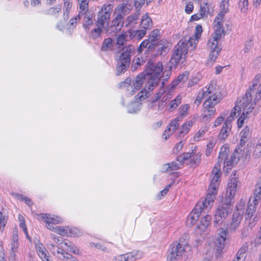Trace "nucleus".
Returning <instances> with one entry per match:
<instances>
[{"label":"nucleus","instance_id":"obj_1","mask_svg":"<svg viewBox=\"0 0 261 261\" xmlns=\"http://www.w3.org/2000/svg\"><path fill=\"white\" fill-rule=\"evenodd\" d=\"M148 67L145 70V74L149 81L144 89L138 94L140 100L148 97L149 92L155 87L161 81L160 73L163 71V64L161 62L156 63H148Z\"/></svg>","mask_w":261,"mask_h":261},{"label":"nucleus","instance_id":"obj_2","mask_svg":"<svg viewBox=\"0 0 261 261\" xmlns=\"http://www.w3.org/2000/svg\"><path fill=\"white\" fill-rule=\"evenodd\" d=\"M193 48L196 47L195 39L190 38L187 40L186 38H182L173 49V54L171 58V63L176 65L180 61V64L182 65L186 62L188 53V45Z\"/></svg>","mask_w":261,"mask_h":261},{"label":"nucleus","instance_id":"obj_3","mask_svg":"<svg viewBox=\"0 0 261 261\" xmlns=\"http://www.w3.org/2000/svg\"><path fill=\"white\" fill-rule=\"evenodd\" d=\"M113 8V6L111 4L104 5L98 13L96 24L97 28L92 30L91 33L93 39L95 40L100 37L102 33L101 29L108 26Z\"/></svg>","mask_w":261,"mask_h":261},{"label":"nucleus","instance_id":"obj_4","mask_svg":"<svg viewBox=\"0 0 261 261\" xmlns=\"http://www.w3.org/2000/svg\"><path fill=\"white\" fill-rule=\"evenodd\" d=\"M136 52L135 47L132 45H125L120 51V56L117 59L116 67V74L118 76L124 73L129 68L131 57Z\"/></svg>","mask_w":261,"mask_h":261},{"label":"nucleus","instance_id":"obj_5","mask_svg":"<svg viewBox=\"0 0 261 261\" xmlns=\"http://www.w3.org/2000/svg\"><path fill=\"white\" fill-rule=\"evenodd\" d=\"M232 200L229 198L226 197L222 199L221 204L218 206L216 211L214 221L215 226H218L231 214L233 208L232 204L234 202Z\"/></svg>","mask_w":261,"mask_h":261},{"label":"nucleus","instance_id":"obj_6","mask_svg":"<svg viewBox=\"0 0 261 261\" xmlns=\"http://www.w3.org/2000/svg\"><path fill=\"white\" fill-rule=\"evenodd\" d=\"M201 154L199 152L196 153L194 150H192L191 152H185L182 153L181 155L177 156L176 160L178 161L180 165H182L185 162L188 161V164L190 166H198L201 162Z\"/></svg>","mask_w":261,"mask_h":261},{"label":"nucleus","instance_id":"obj_7","mask_svg":"<svg viewBox=\"0 0 261 261\" xmlns=\"http://www.w3.org/2000/svg\"><path fill=\"white\" fill-rule=\"evenodd\" d=\"M218 234V237L215 242V249L217 250L215 256L217 258L221 256L222 250L228 238V230L227 229L219 228Z\"/></svg>","mask_w":261,"mask_h":261},{"label":"nucleus","instance_id":"obj_8","mask_svg":"<svg viewBox=\"0 0 261 261\" xmlns=\"http://www.w3.org/2000/svg\"><path fill=\"white\" fill-rule=\"evenodd\" d=\"M184 246V244L179 243L172 244L169 250L170 253L167 256V259L169 261H177L185 251Z\"/></svg>","mask_w":261,"mask_h":261},{"label":"nucleus","instance_id":"obj_9","mask_svg":"<svg viewBox=\"0 0 261 261\" xmlns=\"http://www.w3.org/2000/svg\"><path fill=\"white\" fill-rule=\"evenodd\" d=\"M142 253L140 251L120 255L115 257V261H135L142 257Z\"/></svg>","mask_w":261,"mask_h":261},{"label":"nucleus","instance_id":"obj_10","mask_svg":"<svg viewBox=\"0 0 261 261\" xmlns=\"http://www.w3.org/2000/svg\"><path fill=\"white\" fill-rule=\"evenodd\" d=\"M238 181V180L237 177H232L228 183L225 197L229 198L231 200L233 199V197L237 191Z\"/></svg>","mask_w":261,"mask_h":261},{"label":"nucleus","instance_id":"obj_11","mask_svg":"<svg viewBox=\"0 0 261 261\" xmlns=\"http://www.w3.org/2000/svg\"><path fill=\"white\" fill-rule=\"evenodd\" d=\"M147 76L145 72H143L136 76L135 80L133 81L132 91H135L139 90L142 87V84L144 83L146 80H148Z\"/></svg>","mask_w":261,"mask_h":261},{"label":"nucleus","instance_id":"obj_12","mask_svg":"<svg viewBox=\"0 0 261 261\" xmlns=\"http://www.w3.org/2000/svg\"><path fill=\"white\" fill-rule=\"evenodd\" d=\"M203 106L204 108L205 109L203 114L204 118L207 117L208 116H211L214 114L216 110L214 108V106L213 105V102L212 101L211 97H209L205 101Z\"/></svg>","mask_w":261,"mask_h":261},{"label":"nucleus","instance_id":"obj_13","mask_svg":"<svg viewBox=\"0 0 261 261\" xmlns=\"http://www.w3.org/2000/svg\"><path fill=\"white\" fill-rule=\"evenodd\" d=\"M207 46L208 48L212 49L209 55V59L215 61L220 53L221 48H218V43H215L214 42H211L210 40L208 41Z\"/></svg>","mask_w":261,"mask_h":261},{"label":"nucleus","instance_id":"obj_14","mask_svg":"<svg viewBox=\"0 0 261 261\" xmlns=\"http://www.w3.org/2000/svg\"><path fill=\"white\" fill-rule=\"evenodd\" d=\"M244 202L242 203V201H241V203L236 205V208L232 215V220H238V221L241 223L244 214Z\"/></svg>","mask_w":261,"mask_h":261},{"label":"nucleus","instance_id":"obj_15","mask_svg":"<svg viewBox=\"0 0 261 261\" xmlns=\"http://www.w3.org/2000/svg\"><path fill=\"white\" fill-rule=\"evenodd\" d=\"M216 29L213 35V41L218 43V41L221 39L222 34L225 35V32L223 28V23L221 21H218L215 24Z\"/></svg>","mask_w":261,"mask_h":261},{"label":"nucleus","instance_id":"obj_16","mask_svg":"<svg viewBox=\"0 0 261 261\" xmlns=\"http://www.w3.org/2000/svg\"><path fill=\"white\" fill-rule=\"evenodd\" d=\"M220 12L218 13V16L216 17L215 22L217 20H222L226 13L229 11V0H222L220 3Z\"/></svg>","mask_w":261,"mask_h":261},{"label":"nucleus","instance_id":"obj_17","mask_svg":"<svg viewBox=\"0 0 261 261\" xmlns=\"http://www.w3.org/2000/svg\"><path fill=\"white\" fill-rule=\"evenodd\" d=\"M203 208H202L200 204L198 203L195 207V208L192 211L193 214L190 217L191 219V224L194 225L198 220L199 216L202 212Z\"/></svg>","mask_w":261,"mask_h":261},{"label":"nucleus","instance_id":"obj_18","mask_svg":"<svg viewBox=\"0 0 261 261\" xmlns=\"http://www.w3.org/2000/svg\"><path fill=\"white\" fill-rule=\"evenodd\" d=\"M160 35V31L158 29H154L153 30L149 35V38L150 39V43L149 45L148 49H154L156 46H159L157 44V37Z\"/></svg>","mask_w":261,"mask_h":261},{"label":"nucleus","instance_id":"obj_19","mask_svg":"<svg viewBox=\"0 0 261 261\" xmlns=\"http://www.w3.org/2000/svg\"><path fill=\"white\" fill-rule=\"evenodd\" d=\"M164 41L161 40L160 42H158L157 44H159V46H156V47L154 49H147V51H149L152 50H158V53H157L158 55L160 56H164L165 55L169 50V48L168 46H166L163 45Z\"/></svg>","mask_w":261,"mask_h":261},{"label":"nucleus","instance_id":"obj_20","mask_svg":"<svg viewBox=\"0 0 261 261\" xmlns=\"http://www.w3.org/2000/svg\"><path fill=\"white\" fill-rule=\"evenodd\" d=\"M140 25L144 29H150L152 22L151 18L149 16L148 14L146 13L145 15L142 16Z\"/></svg>","mask_w":261,"mask_h":261},{"label":"nucleus","instance_id":"obj_21","mask_svg":"<svg viewBox=\"0 0 261 261\" xmlns=\"http://www.w3.org/2000/svg\"><path fill=\"white\" fill-rule=\"evenodd\" d=\"M124 24V22L123 19L120 18V16H115L114 19L112 20L111 25L110 28L114 27L115 28L116 31H120Z\"/></svg>","mask_w":261,"mask_h":261},{"label":"nucleus","instance_id":"obj_22","mask_svg":"<svg viewBox=\"0 0 261 261\" xmlns=\"http://www.w3.org/2000/svg\"><path fill=\"white\" fill-rule=\"evenodd\" d=\"M180 164L176 162H171L167 164H165L163 166V172H167L171 170H178L180 168Z\"/></svg>","mask_w":261,"mask_h":261},{"label":"nucleus","instance_id":"obj_23","mask_svg":"<svg viewBox=\"0 0 261 261\" xmlns=\"http://www.w3.org/2000/svg\"><path fill=\"white\" fill-rule=\"evenodd\" d=\"M41 218L42 221H45L46 223L50 222L53 224L60 223V218L58 216L52 217L49 215L42 214Z\"/></svg>","mask_w":261,"mask_h":261},{"label":"nucleus","instance_id":"obj_24","mask_svg":"<svg viewBox=\"0 0 261 261\" xmlns=\"http://www.w3.org/2000/svg\"><path fill=\"white\" fill-rule=\"evenodd\" d=\"M140 14H141L140 9H137V10L136 11V12L134 14L129 15V16H128L127 17L126 21V23L125 26L127 27L128 25H129L130 24V23H132L134 21L137 20L139 19Z\"/></svg>","mask_w":261,"mask_h":261},{"label":"nucleus","instance_id":"obj_25","mask_svg":"<svg viewBox=\"0 0 261 261\" xmlns=\"http://www.w3.org/2000/svg\"><path fill=\"white\" fill-rule=\"evenodd\" d=\"M113 39L111 38L105 39L101 47V50L102 51H107L110 50L113 46Z\"/></svg>","mask_w":261,"mask_h":261},{"label":"nucleus","instance_id":"obj_26","mask_svg":"<svg viewBox=\"0 0 261 261\" xmlns=\"http://www.w3.org/2000/svg\"><path fill=\"white\" fill-rule=\"evenodd\" d=\"M212 218L210 215H206L202 218L200 221V224L198 225V227L202 230H204L209 225Z\"/></svg>","mask_w":261,"mask_h":261},{"label":"nucleus","instance_id":"obj_27","mask_svg":"<svg viewBox=\"0 0 261 261\" xmlns=\"http://www.w3.org/2000/svg\"><path fill=\"white\" fill-rule=\"evenodd\" d=\"M229 152V147L227 145L225 144L221 147L218 156V160L222 162L223 160L225 161L227 158L228 153Z\"/></svg>","mask_w":261,"mask_h":261},{"label":"nucleus","instance_id":"obj_28","mask_svg":"<svg viewBox=\"0 0 261 261\" xmlns=\"http://www.w3.org/2000/svg\"><path fill=\"white\" fill-rule=\"evenodd\" d=\"M193 125V121H189L182 125V129L179 132V137H183L189 132L190 128Z\"/></svg>","mask_w":261,"mask_h":261},{"label":"nucleus","instance_id":"obj_29","mask_svg":"<svg viewBox=\"0 0 261 261\" xmlns=\"http://www.w3.org/2000/svg\"><path fill=\"white\" fill-rule=\"evenodd\" d=\"M215 198L216 197L214 196V194L211 195L210 194H207L205 200L202 202V203L200 205H202L203 207L205 208L211 206V203L214 202Z\"/></svg>","mask_w":261,"mask_h":261},{"label":"nucleus","instance_id":"obj_30","mask_svg":"<svg viewBox=\"0 0 261 261\" xmlns=\"http://www.w3.org/2000/svg\"><path fill=\"white\" fill-rule=\"evenodd\" d=\"M216 172L214 173V176L212 179L210 187H217L219 184L218 183V179L221 175V172H219L218 169L219 167L215 168Z\"/></svg>","mask_w":261,"mask_h":261},{"label":"nucleus","instance_id":"obj_31","mask_svg":"<svg viewBox=\"0 0 261 261\" xmlns=\"http://www.w3.org/2000/svg\"><path fill=\"white\" fill-rule=\"evenodd\" d=\"M92 15L90 14H86L84 18V24L83 27L86 30L89 29L90 26L93 24L92 20Z\"/></svg>","mask_w":261,"mask_h":261},{"label":"nucleus","instance_id":"obj_32","mask_svg":"<svg viewBox=\"0 0 261 261\" xmlns=\"http://www.w3.org/2000/svg\"><path fill=\"white\" fill-rule=\"evenodd\" d=\"M48 248L51 253L54 254V255L64 254V250L62 248L57 247L55 245L50 244Z\"/></svg>","mask_w":261,"mask_h":261},{"label":"nucleus","instance_id":"obj_33","mask_svg":"<svg viewBox=\"0 0 261 261\" xmlns=\"http://www.w3.org/2000/svg\"><path fill=\"white\" fill-rule=\"evenodd\" d=\"M181 97L180 95H177L174 99L172 100L170 102V111L175 109L181 103Z\"/></svg>","mask_w":261,"mask_h":261},{"label":"nucleus","instance_id":"obj_34","mask_svg":"<svg viewBox=\"0 0 261 261\" xmlns=\"http://www.w3.org/2000/svg\"><path fill=\"white\" fill-rule=\"evenodd\" d=\"M230 130L231 128H227L224 125H223L219 134V138L223 140H225L228 136V131H230Z\"/></svg>","mask_w":261,"mask_h":261},{"label":"nucleus","instance_id":"obj_35","mask_svg":"<svg viewBox=\"0 0 261 261\" xmlns=\"http://www.w3.org/2000/svg\"><path fill=\"white\" fill-rule=\"evenodd\" d=\"M255 206H252L249 200L248 206L245 213L246 219L250 218L253 216V213L255 212Z\"/></svg>","mask_w":261,"mask_h":261},{"label":"nucleus","instance_id":"obj_36","mask_svg":"<svg viewBox=\"0 0 261 261\" xmlns=\"http://www.w3.org/2000/svg\"><path fill=\"white\" fill-rule=\"evenodd\" d=\"M123 87H126L128 91L130 90V88L132 89L131 78L127 77L125 81L119 84V88H122Z\"/></svg>","mask_w":261,"mask_h":261},{"label":"nucleus","instance_id":"obj_37","mask_svg":"<svg viewBox=\"0 0 261 261\" xmlns=\"http://www.w3.org/2000/svg\"><path fill=\"white\" fill-rule=\"evenodd\" d=\"M124 7H126V5L125 4H119L115 10L114 15L116 16H119V15L120 18L123 19L122 14Z\"/></svg>","mask_w":261,"mask_h":261},{"label":"nucleus","instance_id":"obj_38","mask_svg":"<svg viewBox=\"0 0 261 261\" xmlns=\"http://www.w3.org/2000/svg\"><path fill=\"white\" fill-rule=\"evenodd\" d=\"M61 10V6L58 5L56 7H53L49 8L46 11V13L48 15H52L57 16V14L60 12Z\"/></svg>","mask_w":261,"mask_h":261},{"label":"nucleus","instance_id":"obj_39","mask_svg":"<svg viewBox=\"0 0 261 261\" xmlns=\"http://www.w3.org/2000/svg\"><path fill=\"white\" fill-rule=\"evenodd\" d=\"M260 78L261 74H257V75H256V76H255L254 79L252 81V84L251 86H250L248 88V89H251V92L253 93L254 92L255 87L257 85Z\"/></svg>","mask_w":261,"mask_h":261},{"label":"nucleus","instance_id":"obj_40","mask_svg":"<svg viewBox=\"0 0 261 261\" xmlns=\"http://www.w3.org/2000/svg\"><path fill=\"white\" fill-rule=\"evenodd\" d=\"M239 159L237 160V158L236 156L235 153H233L231 156V159L230 160H227V159L226 160L224 161V164L226 166H232L233 164H236L238 161Z\"/></svg>","mask_w":261,"mask_h":261},{"label":"nucleus","instance_id":"obj_41","mask_svg":"<svg viewBox=\"0 0 261 261\" xmlns=\"http://www.w3.org/2000/svg\"><path fill=\"white\" fill-rule=\"evenodd\" d=\"M141 65L142 64L140 61V59L139 58L135 57L133 59V63L130 67V69L132 71H135L139 67L141 66Z\"/></svg>","mask_w":261,"mask_h":261},{"label":"nucleus","instance_id":"obj_42","mask_svg":"<svg viewBox=\"0 0 261 261\" xmlns=\"http://www.w3.org/2000/svg\"><path fill=\"white\" fill-rule=\"evenodd\" d=\"M247 141L248 139L241 137L239 145L237 147V148L235 149L234 151L237 153H241V152L244 150L242 148L244 146Z\"/></svg>","mask_w":261,"mask_h":261},{"label":"nucleus","instance_id":"obj_43","mask_svg":"<svg viewBox=\"0 0 261 261\" xmlns=\"http://www.w3.org/2000/svg\"><path fill=\"white\" fill-rule=\"evenodd\" d=\"M8 217L3 215L2 213L0 212V230L3 231L4 227L7 223Z\"/></svg>","mask_w":261,"mask_h":261},{"label":"nucleus","instance_id":"obj_44","mask_svg":"<svg viewBox=\"0 0 261 261\" xmlns=\"http://www.w3.org/2000/svg\"><path fill=\"white\" fill-rule=\"evenodd\" d=\"M190 108L188 104H186L180 107L179 109V114L181 116L184 117L187 115V111Z\"/></svg>","mask_w":261,"mask_h":261},{"label":"nucleus","instance_id":"obj_45","mask_svg":"<svg viewBox=\"0 0 261 261\" xmlns=\"http://www.w3.org/2000/svg\"><path fill=\"white\" fill-rule=\"evenodd\" d=\"M246 117H247V115H246V111H244L238 119V126L239 128L242 127L244 122V120Z\"/></svg>","mask_w":261,"mask_h":261},{"label":"nucleus","instance_id":"obj_46","mask_svg":"<svg viewBox=\"0 0 261 261\" xmlns=\"http://www.w3.org/2000/svg\"><path fill=\"white\" fill-rule=\"evenodd\" d=\"M180 64V61L179 62H178L176 65H174V64H172L171 63V59L170 60V61H169V66H168V70H166L165 72H164V74H166V76H169L170 77L171 74V70L173 69V68H175L176 67V66H177V65L178 64Z\"/></svg>","mask_w":261,"mask_h":261},{"label":"nucleus","instance_id":"obj_47","mask_svg":"<svg viewBox=\"0 0 261 261\" xmlns=\"http://www.w3.org/2000/svg\"><path fill=\"white\" fill-rule=\"evenodd\" d=\"M209 12V9L207 6V4H205V6H200V10L199 15L201 18L204 17L206 15L207 13Z\"/></svg>","mask_w":261,"mask_h":261},{"label":"nucleus","instance_id":"obj_48","mask_svg":"<svg viewBox=\"0 0 261 261\" xmlns=\"http://www.w3.org/2000/svg\"><path fill=\"white\" fill-rule=\"evenodd\" d=\"M149 43H150L149 39H146L142 41L140 44V46L138 49V52L139 53H141L143 48H147V46L148 47L149 46V45L150 44Z\"/></svg>","mask_w":261,"mask_h":261},{"label":"nucleus","instance_id":"obj_49","mask_svg":"<svg viewBox=\"0 0 261 261\" xmlns=\"http://www.w3.org/2000/svg\"><path fill=\"white\" fill-rule=\"evenodd\" d=\"M240 222L237 221L232 220L230 224V225L228 227L229 230L231 231H234L239 227Z\"/></svg>","mask_w":261,"mask_h":261},{"label":"nucleus","instance_id":"obj_50","mask_svg":"<svg viewBox=\"0 0 261 261\" xmlns=\"http://www.w3.org/2000/svg\"><path fill=\"white\" fill-rule=\"evenodd\" d=\"M179 117H176L169 124V127H172L173 130H175L179 126Z\"/></svg>","mask_w":261,"mask_h":261},{"label":"nucleus","instance_id":"obj_51","mask_svg":"<svg viewBox=\"0 0 261 261\" xmlns=\"http://www.w3.org/2000/svg\"><path fill=\"white\" fill-rule=\"evenodd\" d=\"M248 249L247 246H243L238 251L237 254V257L238 259H241V258L243 257L244 253Z\"/></svg>","mask_w":261,"mask_h":261},{"label":"nucleus","instance_id":"obj_52","mask_svg":"<svg viewBox=\"0 0 261 261\" xmlns=\"http://www.w3.org/2000/svg\"><path fill=\"white\" fill-rule=\"evenodd\" d=\"M189 73L185 72L179 75L176 79L179 83L183 81H186L189 77Z\"/></svg>","mask_w":261,"mask_h":261},{"label":"nucleus","instance_id":"obj_53","mask_svg":"<svg viewBox=\"0 0 261 261\" xmlns=\"http://www.w3.org/2000/svg\"><path fill=\"white\" fill-rule=\"evenodd\" d=\"M254 195L258 199H261V185H260V184L256 186V189L254 190Z\"/></svg>","mask_w":261,"mask_h":261},{"label":"nucleus","instance_id":"obj_54","mask_svg":"<svg viewBox=\"0 0 261 261\" xmlns=\"http://www.w3.org/2000/svg\"><path fill=\"white\" fill-rule=\"evenodd\" d=\"M126 41V38L124 35H119L116 40V43L119 45H123Z\"/></svg>","mask_w":261,"mask_h":261},{"label":"nucleus","instance_id":"obj_55","mask_svg":"<svg viewBox=\"0 0 261 261\" xmlns=\"http://www.w3.org/2000/svg\"><path fill=\"white\" fill-rule=\"evenodd\" d=\"M55 231L61 236L66 235L67 233V231L64 228L60 226H56Z\"/></svg>","mask_w":261,"mask_h":261},{"label":"nucleus","instance_id":"obj_56","mask_svg":"<svg viewBox=\"0 0 261 261\" xmlns=\"http://www.w3.org/2000/svg\"><path fill=\"white\" fill-rule=\"evenodd\" d=\"M51 238L53 239L57 243H60L61 244L62 248L64 247V246H63V238L62 237H56V235L55 234H51Z\"/></svg>","mask_w":261,"mask_h":261},{"label":"nucleus","instance_id":"obj_57","mask_svg":"<svg viewBox=\"0 0 261 261\" xmlns=\"http://www.w3.org/2000/svg\"><path fill=\"white\" fill-rule=\"evenodd\" d=\"M241 137L248 139L249 136V128L246 126L241 132Z\"/></svg>","mask_w":261,"mask_h":261},{"label":"nucleus","instance_id":"obj_58","mask_svg":"<svg viewBox=\"0 0 261 261\" xmlns=\"http://www.w3.org/2000/svg\"><path fill=\"white\" fill-rule=\"evenodd\" d=\"M254 246L257 247L261 244V232L257 233L254 240Z\"/></svg>","mask_w":261,"mask_h":261},{"label":"nucleus","instance_id":"obj_59","mask_svg":"<svg viewBox=\"0 0 261 261\" xmlns=\"http://www.w3.org/2000/svg\"><path fill=\"white\" fill-rule=\"evenodd\" d=\"M202 32V26L200 24L197 25L195 28V37L198 38Z\"/></svg>","mask_w":261,"mask_h":261},{"label":"nucleus","instance_id":"obj_60","mask_svg":"<svg viewBox=\"0 0 261 261\" xmlns=\"http://www.w3.org/2000/svg\"><path fill=\"white\" fill-rule=\"evenodd\" d=\"M71 244V242H69V241L68 242H63V244H64L65 246L68 247L67 250L68 251L72 252L73 253L75 254L76 253V252H75L76 248L75 247L71 246L70 245Z\"/></svg>","mask_w":261,"mask_h":261},{"label":"nucleus","instance_id":"obj_61","mask_svg":"<svg viewBox=\"0 0 261 261\" xmlns=\"http://www.w3.org/2000/svg\"><path fill=\"white\" fill-rule=\"evenodd\" d=\"M145 0H134V5L136 9L140 8L144 5Z\"/></svg>","mask_w":261,"mask_h":261},{"label":"nucleus","instance_id":"obj_62","mask_svg":"<svg viewBox=\"0 0 261 261\" xmlns=\"http://www.w3.org/2000/svg\"><path fill=\"white\" fill-rule=\"evenodd\" d=\"M205 93L202 92L201 94L199 93V94L197 96L195 100V104H197V106H199L200 103L202 98L205 97Z\"/></svg>","mask_w":261,"mask_h":261},{"label":"nucleus","instance_id":"obj_63","mask_svg":"<svg viewBox=\"0 0 261 261\" xmlns=\"http://www.w3.org/2000/svg\"><path fill=\"white\" fill-rule=\"evenodd\" d=\"M212 99V101L213 102V106H215L219 102L220 100V96L219 95H216L214 94L213 96H210Z\"/></svg>","mask_w":261,"mask_h":261},{"label":"nucleus","instance_id":"obj_64","mask_svg":"<svg viewBox=\"0 0 261 261\" xmlns=\"http://www.w3.org/2000/svg\"><path fill=\"white\" fill-rule=\"evenodd\" d=\"M255 152H256V155H258V156L261 155V138L258 141V143L255 147Z\"/></svg>","mask_w":261,"mask_h":261}]
</instances>
